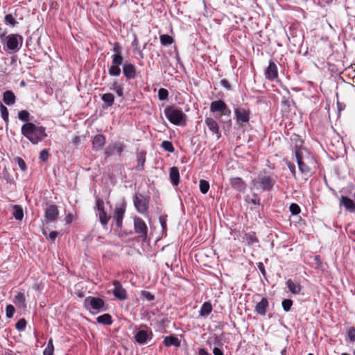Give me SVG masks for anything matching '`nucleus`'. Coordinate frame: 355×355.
Instances as JSON below:
<instances>
[{
  "mask_svg": "<svg viewBox=\"0 0 355 355\" xmlns=\"http://www.w3.org/2000/svg\"><path fill=\"white\" fill-rule=\"evenodd\" d=\"M21 134L33 144H38L47 136L44 127L37 126L33 123H26L23 125Z\"/></svg>",
  "mask_w": 355,
  "mask_h": 355,
  "instance_id": "1",
  "label": "nucleus"
},
{
  "mask_svg": "<svg viewBox=\"0 0 355 355\" xmlns=\"http://www.w3.org/2000/svg\"><path fill=\"white\" fill-rule=\"evenodd\" d=\"M164 113L168 120L174 125H182L186 123L187 115L175 107H166Z\"/></svg>",
  "mask_w": 355,
  "mask_h": 355,
  "instance_id": "2",
  "label": "nucleus"
},
{
  "mask_svg": "<svg viewBox=\"0 0 355 355\" xmlns=\"http://www.w3.org/2000/svg\"><path fill=\"white\" fill-rule=\"evenodd\" d=\"M275 183V178L266 173H259L258 177L252 181L253 185L257 189L268 191L272 190Z\"/></svg>",
  "mask_w": 355,
  "mask_h": 355,
  "instance_id": "3",
  "label": "nucleus"
},
{
  "mask_svg": "<svg viewBox=\"0 0 355 355\" xmlns=\"http://www.w3.org/2000/svg\"><path fill=\"white\" fill-rule=\"evenodd\" d=\"M134 205L137 211L141 214H144L148 209L149 200L141 193H135L133 198Z\"/></svg>",
  "mask_w": 355,
  "mask_h": 355,
  "instance_id": "4",
  "label": "nucleus"
},
{
  "mask_svg": "<svg viewBox=\"0 0 355 355\" xmlns=\"http://www.w3.org/2000/svg\"><path fill=\"white\" fill-rule=\"evenodd\" d=\"M134 227L135 232L138 234L139 236L146 239L148 228L145 222L141 218L135 217L134 218Z\"/></svg>",
  "mask_w": 355,
  "mask_h": 355,
  "instance_id": "5",
  "label": "nucleus"
},
{
  "mask_svg": "<svg viewBox=\"0 0 355 355\" xmlns=\"http://www.w3.org/2000/svg\"><path fill=\"white\" fill-rule=\"evenodd\" d=\"M59 215L58 207L55 205H49L46 207L44 213L45 222L49 223L56 221Z\"/></svg>",
  "mask_w": 355,
  "mask_h": 355,
  "instance_id": "6",
  "label": "nucleus"
},
{
  "mask_svg": "<svg viewBox=\"0 0 355 355\" xmlns=\"http://www.w3.org/2000/svg\"><path fill=\"white\" fill-rule=\"evenodd\" d=\"M236 119L238 123H248L250 119V111L242 107L234 109Z\"/></svg>",
  "mask_w": 355,
  "mask_h": 355,
  "instance_id": "7",
  "label": "nucleus"
},
{
  "mask_svg": "<svg viewBox=\"0 0 355 355\" xmlns=\"http://www.w3.org/2000/svg\"><path fill=\"white\" fill-rule=\"evenodd\" d=\"M85 304L89 305L93 309L99 311L105 305L104 301L101 298L88 297L85 300Z\"/></svg>",
  "mask_w": 355,
  "mask_h": 355,
  "instance_id": "8",
  "label": "nucleus"
},
{
  "mask_svg": "<svg viewBox=\"0 0 355 355\" xmlns=\"http://www.w3.org/2000/svg\"><path fill=\"white\" fill-rule=\"evenodd\" d=\"M125 211L124 204L116 205L114 211V218L116 220L117 227H120Z\"/></svg>",
  "mask_w": 355,
  "mask_h": 355,
  "instance_id": "9",
  "label": "nucleus"
},
{
  "mask_svg": "<svg viewBox=\"0 0 355 355\" xmlns=\"http://www.w3.org/2000/svg\"><path fill=\"white\" fill-rule=\"evenodd\" d=\"M266 78L268 80H273L278 76L277 67L275 63L272 61H270L269 65L265 71Z\"/></svg>",
  "mask_w": 355,
  "mask_h": 355,
  "instance_id": "10",
  "label": "nucleus"
},
{
  "mask_svg": "<svg viewBox=\"0 0 355 355\" xmlns=\"http://www.w3.org/2000/svg\"><path fill=\"white\" fill-rule=\"evenodd\" d=\"M113 284L114 286V289L113 291L114 295L121 300H123L126 299V291L122 287V285L121 283L118 281H114Z\"/></svg>",
  "mask_w": 355,
  "mask_h": 355,
  "instance_id": "11",
  "label": "nucleus"
},
{
  "mask_svg": "<svg viewBox=\"0 0 355 355\" xmlns=\"http://www.w3.org/2000/svg\"><path fill=\"white\" fill-rule=\"evenodd\" d=\"M296 159L298 164L299 170L302 173L309 175L311 173L309 166L303 161L302 155H300V151L296 152Z\"/></svg>",
  "mask_w": 355,
  "mask_h": 355,
  "instance_id": "12",
  "label": "nucleus"
},
{
  "mask_svg": "<svg viewBox=\"0 0 355 355\" xmlns=\"http://www.w3.org/2000/svg\"><path fill=\"white\" fill-rule=\"evenodd\" d=\"M269 302L266 297H262L261 301L257 302L254 311L261 315H265L268 308Z\"/></svg>",
  "mask_w": 355,
  "mask_h": 355,
  "instance_id": "13",
  "label": "nucleus"
},
{
  "mask_svg": "<svg viewBox=\"0 0 355 355\" xmlns=\"http://www.w3.org/2000/svg\"><path fill=\"white\" fill-rule=\"evenodd\" d=\"M18 38L22 41V37L17 35H10L8 37L7 47L10 50L19 49Z\"/></svg>",
  "mask_w": 355,
  "mask_h": 355,
  "instance_id": "14",
  "label": "nucleus"
},
{
  "mask_svg": "<svg viewBox=\"0 0 355 355\" xmlns=\"http://www.w3.org/2000/svg\"><path fill=\"white\" fill-rule=\"evenodd\" d=\"M152 334H148L145 330H139L135 336V340L139 344H145L148 340L151 339Z\"/></svg>",
  "mask_w": 355,
  "mask_h": 355,
  "instance_id": "15",
  "label": "nucleus"
},
{
  "mask_svg": "<svg viewBox=\"0 0 355 355\" xmlns=\"http://www.w3.org/2000/svg\"><path fill=\"white\" fill-rule=\"evenodd\" d=\"M205 122L209 128V130L211 131L214 134L217 135V138L219 139L221 135L219 132V128L217 122L214 119L209 117L205 119Z\"/></svg>",
  "mask_w": 355,
  "mask_h": 355,
  "instance_id": "16",
  "label": "nucleus"
},
{
  "mask_svg": "<svg viewBox=\"0 0 355 355\" xmlns=\"http://www.w3.org/2000/svg\"><path fill=\"white\" fill-rule=\"evenodd\" d=\"M123 72L128 79H132L136 76L135 67L130 63H126L123 67Z\"/></svg>",
  "mask_w": 355,
  "mask_h": 355,
  "instance_id": "17",
  "label": "nucleus"
},
{
  "mask_svg": "<svg viewBox=\"0 0 355 355\" xmlns=\"http://www.w3.org/2000/svg\"><path fill=\"white\" fill-rule=\"evenodd\" d=\"M227 105L225 103L221 100L214 101L211 102L210 105V110L212 112H219L220 114L223 113V110L225 109V106Z\"/></svg>",
  "mask_w": 355,
  "mask_h": 355,
  "instance_id": "18",
  "label": "nucleus"
},
{
  "mask_svg": "<svg viewBox=\"0 0 355 355\" xmlns=\"http://www.w3.org/2000/svg\"><path fill=\"white\" fill-rule=\"evenodd\" d=\"M105 144V137L103 135H96L92 141L93 149L94 150H101Z\"/></svg>",
  "mask_w": 355,
  "mask_h": 355,
  "instance_id": "19",
  "label": "nucleus"
},
{
  "mask_svg": "<svg viewBox=\"0 0 355 355\" xmlns=\"http://www.w3.org/2000/svg\"><path fill=\"white\" fill-rule=\"evenodd\" d=\"M230 184L235 189L243 191L245 189V184L241 178H232L230 179Z\"/></svg>",
  "mask_w": 355,
  "mask_h": 355,
  "instance_id": "20",
  "label": "nucleus"
},
{
  "mask_svg": "<svg viewBox=\"0 0 355 355\" xmlns=\"http://www.w3.org/2000/svg\"><path fill=\"white\" fill-rule=\"evenodd\" d=\"M340 205L344 206L345 207V209L350 212H352L355 210L354 202L352 199H350L347 197H345V196L341 197Z\"/></svg>",
  "mask_w": 355,
  "mask_h": 355,
  "instance_id": "21",
  "label": "nucleus"
},
{
  "mask_svg": "<svg viewBox=\"0 0 355 355\" xmlns=\"http://www.w3.org/2000/svg\"><path fill=\"white\" fill-rule=\"evenodd\" d=\"M169 177L171 183L174 186L178 185L180 182V173L177 167L173 166L170 168Z\"/></svg>",
  "mask_w": 355,
  "mask_h": 355,
  "instance_id": "22",
  "label": "nucleus"
},
{
  "mask_svg": "<svg viewBox=\"0 0 355 355\" xmlns=\"http://www.w3.org/2000/svg\"><path fill=\"white\" fill-rule=\"evenodd\" d=\"M231 110L227 107V106H225V109L223 110V113L220 114V117L225 116V119H221V122L224 123V128H230L231 126L232 122H231Z\"/></svg>",
  "mask_w": 355,
  "mask_h": 355,
  "instance_id": "23",
  "label": "nucleus"
},
{
  "mask_svg": "<svg viewBox=\"0 0 355 355\" xmlns=\"http://www.w3.org/2000/svg\"><path fill=\"white\" fill-rule=\"evenodd\" d=\"M164 344L166 347L175 346L180 347V340L174 336H166L164 338Z\"/></svg>",
  "mask_w": 355,
  "mask_h": 355,
  "instance_id": "24",
  "label": "nucleus"
},
{
  "mask_svg": "<svg viewBox=\"0 0 355 355\" xmlns=\"http://www.w3.org/2000/svg\"><path fill=\"white\" fill-rule=\"evenodd\" d=\"M146 162V152L141 151L137 154V165L135 166L136 171H142L144 168Z\"/></svg>",
  "mask_w": 355,
  "mask_h": 355,
  "instance_id": "25",
  "label": "nucleus"
},
{
  "mask_svg": "<svg viewBox=\"0 0 355 355\" xmlns=\"http://www.w3.org/2000/svg\"><path fill=\"white\" fill-rule=\"evenodd\" d=\"M3 100L6 105H10L15 103V96L12 91L7 90L3 93Z\"/></svg>",
  "mask_w": 355,
  "mask_h": 355,
  "instance_id": "26",
  "label": "nucleus"
},
{
  "mask_svg": "<svg viewBox=\"0 0 355 355\" xmlns=\"http://www.w3.org/2000/svg\"><path fill=\"white\" fill-rule=\"evenodd\" d=\"M286 285L289 289V291L293 294H299L301 292L302 286L300 284H296L291 279H288L286 282Z\"/></svg>",
  "mask_w": 355,
  "mask_h": 355,
  "instance_id": "27",
  "label": "nucleus"
},
{
  "mask_svg": "<svg viewBox=\"0 0 355 355\" xmlns=\"http://www.w3.org/2000/svg\"><path fill=\"white\" fill-rule=\"evenodd\" d=\"M25 302L26 297L24 294L22 293H18L15 297L14 303L19 307L25 309L26 307Z\"/></svg>",
  "mask_w": 355,
  "mask_h": 355,
  "instance_id": "28",
  "label": "nucleus"
},
{
  "mask_svg": "<svg viewBox=\"0 0 355 355\" xmlns=\"http://www.w3.org/2000/svg\"><path fill=\"white\" fill-rule=\"evenodd\" d=\"M212 310V306L210 302H205L200 309V314L201 316L205 317L207 316Z\"/></svg>",
  "mask_w": 355,
  "mask_h": 355,
  "instance_id": "29",
  "label": "nucleus"
},
{
  "mask_svg": "<svg viewBox=\"0 0 355 355\" xmlns=\"http://www.w3.org/2000/svg\"><path fill=\"white\" fill-rule=\"evenodd\" d=\"M101 99L106 103L107 107H111L114 102V96L111 93H106L102 95Z\"/></svg>",
  "mask_w": 355,
  "mask_h": 355,
  "instance_id": "30",
  "label": "nucleus"
},
{
  "mask_svg": "<svg viewBox=\"0 0 355 355\" xmlns=\"http://www.w3.org/2000/svg\"><path fill=\"white\" fill-rule=\"evenodd\" d=\"M12 215L16 220H21L24 217V211L22 207L20 205H14Z\"/></svg>",
  "mask_w": 355,
  "mask_h": 355,
  "instance_id": "31",
  "label": "nucleus"
},
{
  "mask_svg": "<svg viewBox=\"0 0 355 355\" xmlns=\"http://www.w3.org/2000/svg\"><path fill=\"white\" fill-rule=\"evenodd\" d=\"M110 145V148L113 150V153L116 152L119 155H121L125 148V145L121 142H115Z\"/></svg>",
  "mask_w": 355,
  "mask_h": 355,
  "instance_id": "32",
  "label": "nucleus"
},
{
  "mask_svg": "<svg viewBox=\"0 0 355 355\" xmlns=\"http://www.w3.org/2000/svg\"><path fill=\"white\" fill-rule=\"evenodd\" d=\"M97 322L100 324H112V318L110 314L105 313L97 318Z\"/></svg>",
  "mask_w": 355,
  "mask_h": 355,
  "instance_id": "33",
  "label": "nucleus"
},
{
  "mask_svg": "<svg viewBox=\"0 0 355 355\" xmlns=\"http://www.w3.org/2000/svg\"><path fill=\"white\" fill-rule=\"evenodd\" d=\"M292 141L295 142V155H296L297 151H300V155H302V146L303 141L297 136H295V137L292 139Z\"/></svg>",
  "mask_w": 355,
  "mask_h": 355,
  "instance_id": "34",
  "label": "nucleus"
},
{
  "mask_svg": "<svg viewBox=\"0 0 355 355\" xmlns=\"http://www.w3.org/2000/svg\"><path fill=\"white\" fill-rule=\"evenodd\" d=\"M160 42L162 45L168 46L173 42V39L171 36L164 34L160 36Z\"/></svg>",
  "mask_w": 355,
  "mask_h": 355,
  "instance_id": "35",
  "label": "nucleus"
},
{
  "mask_svg": "<svg viewBox=\"0 0 355 355\" xmlns=\"http://www.w3.org/2000/svg\"><path fill=\"white\" fill-rule=\"evenodd\" d=\"M110 89L114 91L119 96H122L123 95L122 87L116 81L112 83Z\"/></svg>",
  "mask_w": 355,
  "mask_h": 355,
  "instance_id": "36",
  "label": "nucleus"
},
{
  "mask_svg": "<svg viewBox=\"0 0 355 355\" xmlns=\"http://www.w3.org/2000/svg\"><path fill=\"white\" fill-rule=\"evenodd\" d=\"M199 187L200 191L203 194H205L208 192L209 189V183L207 180H200Z\"/></svg>",
  "mask_w": 355,
  "mask_h": 355,
  "instance_id": "37",
  "label": "nucleus"
},
{
  "mask_svg": "<svg viewBox=\"0 0 355 355\" xmlns=\"http://www.w3.org/2000/svg\"><path fill=\"white\" fill-rule=\"evenodd\" d=\"M108 73L110 76H118L121 73V69L118 65L112 64L108 69Z\"/></svg>",
  "mask_w": 355,
  "mask_h": 355,
  "instance_id": "38",
  "label": "nucleus"
},
{
  "mask_svg": "<svg viewBox=\"0 0 355 355\" xmlns=\"http://www.w3.org/2000/svg\"><path fill=\"white\" fill-rule=\"evenodd\" d=\"M53 352H54V347H53V340L49 339V340L48 341V343H47V346L44 351V355H54Z\"/></svg>",
  "mask_w": 355,
  "mask_h": 355,
  "instance_id": "39",
  "label": "nucleus"
},
{
  "mask_svg": "<svg viewBox=\"0 0 355 355\" xmlns=\"http://www.w3.org/2000/svg\"><path fill=\"white\" fill-rule=\"evenodd\" d=\"M123 58L121 54H114L112 55V64L120 66L123 63Z\"/></svg>",
  "mask_w": 355,
  "mask_h": 355,
  "instance_id": "40",
  "label": "nucleus"
},
{
  "mask_svg": "<svg viewBox=\"0 0 355 355\" xmlns=\"http://www.w3.org/2000/svg\"><path fill=\"white\" fill-rule=\"evenodd\" d=\"M161 146L166 151L169 153H173L175 150L172 143L168 141H162Z\"/></svg>",
  "mask_w": 355,
  "mask_h": 355,
  "instance_id": "41",
  "label": "nucleus"
},
{
  "mask_svg": "<svg viewBox=\"0 0 355 355\" xmlns=\"http://www.w3.org/2000/svg\"><path fill=\"white\" fill-rule=\"evenodd\" d=\"M99 220L102 225H106L108 223L110 218L107 216L105 211L98 213Z\"/></svg>",
  "mask_w": 355,
  "mask_h": 355,
  "instance_id": "42",
  "label": "nucleus"
},
{
  "mask_svg": "<svg viewBox=\"0 0 355 355\" xmlns=\"http://www.w3.org/2000/svg\"><path fill=\"white\" fill-rule=\"evenodd\" d=\"M0 111L3 119L7 121L8 120V110L2 103L0 104Z\"/></svg>",
  "mask_w": 355,
  "mask_h": 355,
  "instance_id": "43",
  "label": "nucleus"
},
{
  "mask_svg": "<svg viewBox=\"0 0 355 355\" xmlns=\"http://www.w3.org/2000/svg\"><path fill=\"white\" fill-rule=\"evenodd\" d=\"M168 92L167 89L161 88L158 91V97L160 101L166 100L168 98Z\"/></svg>",
  "mask_w": 355,
  "mask_h": 355,
  "instance_id": "44",
  "label": "nucleus"
},
{
  "mask_svg": "<svg viewBox=\"0 0 355 355\" xmlns=\"http://www.w3.org/2000/svg\"><path fill=\"white\" fill-rule=\"evenodd\" d=\"M282 308L285 311H290L292 305H293V301L289 299H285L282 301Z\"/></svg>",
  "mask_w": 355,
  "mask_h": 355,
  "instance_id": "45",
  "label": "nucleus"
},
{
  "mask_svg": "<svg viewBox=\"0 0 355 355\" xmlns=\"http://www.w3.org/2000/svg\"><path fill=\"white\" fill-rule=\"evenodd\" d=\"M29 113L26 110H21L18 113V118L23 121H28L29 120Z\"/></svg>",
  "mask_w": 355,
  "mask_h": 355,
  "instance_id": "46",
  "label": "nucleus"
},
{
  "mask_svg": "<svg viewBox=\"0 0 355 355\" xmlns=\"http://www.w3.org/2000/svg\"><path fill=\"white\" fill-rule=\"evenodd\" d=\"M26 321L25 319L21 318L18 320V322L15 324V327L18 331H24L26 328Z\"/></svg>",
  "mask_w": 355,
  "mask_h": 355,
  "instance_id": "47",
  "label": "nucleus"
},
{
  "mask_svg": "<svg viewBox=\"0 0 355 355\" xmlns=\"http://www.w3.org/2000/svg\"><path fill=\"white\" fill-rule=\"evenodd\" d=\"M5 22L6 24L14 26L16 24V21L12 15L8 14L5 16Z\"/></svg>",
  "mask_w": 355,
  "mask_h": 355,
  "instance_id": "48",
  "label": "nucleus"
},
{
  "mask_svg": "<svg viewBox=\"0 0 355 355\" xmlns=\"http://www.w3.org/2000/svg\"><path fill=\"white\" fill-rule=\"evenodd\" d=\"M15 311V309L12 305H11V304L8 305L6 306V317L8 318H11L13 316Z\"/></svg>",
  "mask_w": 355,
  "mask_h": 355,
  "instance_id": "49",
  "label": "nucleus"
},
{
  "mask_svg": "<svg viewBox=\"0 0 355 355\" xmlns=\"http://www.w3.org/2000/svg\"><path fill=\"white\" fill-rule=\"evenodd\" d=\"M289 209L293 215H297L300 212V207L295 203H292Z\"/></svg>",
  "mask_w": 355,
  "mask_h": 355,
  "instance_id": "50",
  "label": "nucleus"
},
{
  "mask_svg": "<svg viewBox=\"0 0 355 355\" xmlns=\"http://www.w3.org/2000/svg\"><path fill=\"white\" fill-rule=\"evenodd\" d=\"M15 159L19 168L24 171L26 169V165L24 159L19 157H17Z\"/></svg>",
  "mask_w": 355,
  "mask_h": 355,
  "instance_id": "51",
  "label": "nucleus"
},
{
  "mask_svg": "<svg viewBox=\"0 0 355 355\" xmlns=\"http://www.w3.org/2000/svg\"><path fill=\"white\" fill-rule=\"evenodd\" d=\"M96 207L98 211V213L105 211L103 200H102L101 198H98L96 200Z\"/></svg>",
  "mask_w": 355,
  "mask_h": 355,
  "instance_id": "52",
  "label": "nucleus"
},
{
  "mask_svg": "<svg viewBox=\"0 0 355 355\" xmlns=\"http://www.w3.org/2000/svg\"><path fill=\"white\" fill-rule=\"evenodd\" d=\"M141 296L148 301H152L155 299V296L147 291H141Z\"/></svg>",
  "mask_w": 355,
  "mask_h": 355,
  "instance_id": "53",
  "label": "nucleus"
},
{
  "mask_svg": "<svg viewBox=\"0 0 355 355\" xmlns=\"http://www.w3.org/2000/svg\"><path fill=\"white\" fill-rule=\"evenodd\" d=\"M348 337L351 342H355V328L350 327L348 330Z\"/></svg>",
  "mask_w": 355,
  "mask_h": 355,
  "instance_id": "54",
  "label": "nucleus"
},
{
  "mask_svg": "<svg viewBox=\"0 0 355 355\" xmlns=\"http://www.w3.org/2000/svg\"><path fill=\"white\" fill-rule=\"evenodd\" d=\"M49 158V153L48 150L46 149L42 150L40 153V159L43 161L46 162L47 161Z\"/></svg>",
  "mask_w": 355,
  "mask_h": 355,
  "instance_id": "55",
  "label": "nucleus"
},
{
  "mask_svg": "<svg viewBox=\"0 0 355 355\" xmlns=\"http://www.w3.org/2000/svg\"><path fill=\"white\" fill-rule=\"evenodd\" d=\"M246 239L249 244H252L254 243L258 242V239L256 238V236L254 234H248L246 236Z\"/></svg>",
  "mask_w": 355,
  "mask_h": 355,
  "instance_id": "56",
  "label": "nucleus"
},
{
  "mask_svg": "<svg viewBox=\"0 0 355 355\" xmlns=\"http://www.w3.org/2000/svg\"><path fill=\"white\" fill-rule=\"evenodd\" d=\"M220 85L225 87V89H227V90H230L231 89V85L230 84V83L228 82L227 80L226 79H223L220 80Z\"/></svg>",
  "mask_w": 355,
  "mask_h": 355,
  "instance_id": "57",
  "label": "nucleus"
},
{
  "mask_svg": "<svg viewBox=\"0 0 355 355\" xmlns=\"http://www.w3.org/2000/svg\"><path fill=\"white\" fill-rule=\"evenodd\" d=\"M113 51L115 53L114 54H121V49L119 43H114Z\"/></svg>",
  "mask_w": 355,
  "mask_h": 355,
  "instance_id": "58",
  "label": "nucleus"
},
{
  "mask_svg": "<svg viewBox=\"0 0 355 355\" xmlns=\"http://www.w3.org/2000/svg\"><path fill=\"white\" fill-rule=\"evenodd\" d=\"M257 266H258V268L259 270H260V272H261V274L263 275V276H266V270H265V268H264V266H263V263H261V262H259L257 263Z\"/></svg>",
  "mask_w": 355,
  "mask_h": 355,
  "instance_id": "59",
  "label": "nucleus"
},
{
  "mask_svg": "<svg viewBox=\"0 0 355 355\" xmlns=\"http://www.w3.org/2000/svg\"><path fill=\"white\" fill-rule=\"evenodd\" d=\"M104 153H105L106 157H110V156H111L114 153L112 149L110 148V145H109L106 148Z\"/></svg>",
  "mask_w": 355,
  "mask_h": 355,
  "instance_id": "60",
  "label": "nucleus"
},
{
  "mask_svg": "<svg viewBox=\"0 0 355 355\" xmlns=\"http://www.w3.org/2000/svg\"><path fill=\"white\" fill-rule=\"evenodd\" d=\"M213 354L214 355H223V351L218 347H214L213 349Z\"/></svg>",
  "mask_w": 355,
  "mask_h": 355,
  "instance_id": "61",
  "label": "nucleus"
},
{
  "mask_svg": "<svg viewBox=\"0 0 355 355\" xmlns=\"http://www.w3.org/2000/svg\"><path fill=\"white\" fill-rule=\"evenodd\" d=\"M57 236H58V232L55 231H53V232H50V234H49V239L52 241H54L55 239H56Z\"/></svg>",
  "mask_w": 355,
  "mask_h": 355,
  "instance_id": "62",
  "label": "nucleus"
},
{
  "mask_svg": "<svg viewBox=\"0 0 355 355\" xmlns=\"http://www.w3.org/2000/svg\"><path fill=\"white\" fill-rule=\"evenodd\" d=\"M288 168L292 173V174L295 176V165L291 163H288Z\"/></svg>",
  "mask_w": 355,
  "mask_h": 355,
  "instance_id": "63",
  "label": "nucleus"
},
{
  "mask_svg": "<svg viewBox=\"0 0 355 355\" xmlns=\"http://www.w3.org/2000/svg\"><path fill=\"white\" fill-rule=\"evenodd\" d=\"M198 355H210L204 348H200L198 350Z\"/></svg>",
  "mask_w": 355,
  "mask_h": 355,
  "instance_id": "64",
  "label": "nucleus"
}]
</instances>
